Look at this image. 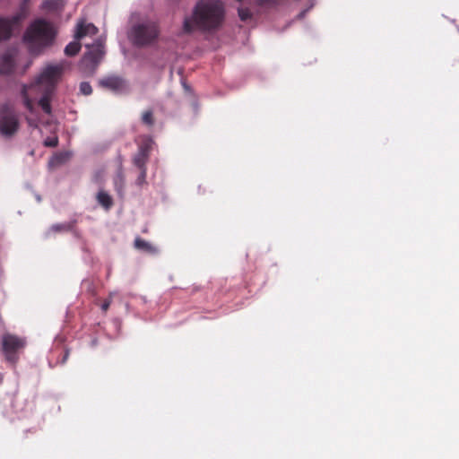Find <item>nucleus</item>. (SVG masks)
Returning a JSON list of instances; mask_svg holds the SVG:
<instances>
[{
    "mask_svg": "<svg viewBox=\"0 0 459 459\" xmlns=\"http://www.w3.org/2000/svg\"><path fill=\"white\" fill-rule=\"evenodd\" d=\"M3 379H4V375L2 373H0V384L3 382Z\"/></svg>",
    "mask_w": 459,
    "mask_h": 459,
    "instance_id": "c85d7f7f",
    "label": "nucleus"
},
{
    "mask_svg": "<svg viewBox=\"0 0 459 459\" xmlns=\"http://www.w3.org/2000/svg\"><path fill=\"white\" fill-rule=\"evenodd\" d=\"M56 36V30L51 22L37 19L27 28L23 39L30 52L39 55L54 43Z\"/></svg>",
    "mask_w": 459,
    "mask_h": 459,
    "instance_id": "f03ea898",
    "label": "nucleus"
},
{
    "mask_svg": "<svg viewBox=\"0 0 459 459\" xmlns=\"http://www.w3.org/2000/svg\"><path fill=\"white\" fill-rule=\"evenodd\" d=\"M134 245L136 249L142 250L149 254H154L157 252V248L155 247H153L151 243L145 241L141 238H136L134 239Z\"/></svg>",
    "mask_w": 459,
    "mask_h": 459,
    "instance_id": "2eb2a0df",
    "label": "nucleus"
},
{
    "mask_svg": "<svg viewBox=\"0 0 459 459\" xmlns=\"http://www.w3.org/2000/svg\"><path fill=\"white\" fill-rule=\"evenodd\" d=\"M15 54L13 51H6L0 55V74H9L13 71Z\"/></svg>",
    "mask_w": 459,
    "mask_h": 459,
    "instance_id": "9b49d317",
    "label": "nucleus"
},
{
    "mask_svg": "<svg viewBox=\"0 0 459 459\" xmlns=\"http://www.w3.org/2000/svg\"><path fill=\"white\" fill-rule=\"evenodd\" d=\"M19 120L13 107L5 103L0 109V134L5 137L14 135L19 129Z\"/></svg>",
    "mask_w": 459,
    "mask_h": 459,
    "instance_id": "423d86ee",
    "label": "nucleus"
},
{
    "mask_svg": "<svg viewBox=\"0 0 459 459\" xmlns=\"http://www.w3.org/2000/svg\"><path fill=\"white\" fill-rule=\"evenodd\" d=\"M65 3L63 0H45L42 3V9L48 12H60L63 10Z\"/></svg>",
    "mask_w": 459,
    "mask_h": 459,
    "instance_id": "f8f14e48",
    "label": "nucleus"
},
{
    "mask_svg": "<svg viewBox=\"0 0 459 459\" xmlns=\"http://www.w3.org/2000/svg\"><path fill=\"white\" fill-rule=\"evenodd\" d=\"M117 295L118 294L116 291L110 292L108 294V297L103 301V303L101 305V310L104 313H106L108 310L111 303L113 302L114 298H116Z\"/></svg>",
    "mask_w": 459,
    "mask_h": 459,
    "instance_id": "412c9836",
    "label": "nucleus"
},
{
    "mask_svg": "<svg viewBox=\"0 0 459 459\" xmlns=\"http://www.w3.org/2000/svg\"><path fill=\"white\" fill-rule=\"evenodd\" d=\"M24 18L22 13H16L11 17H0V42L8 39L13 30L19 27Z\"/></svg>",
    "mask_w": 459,
    "mask_h": 459,
    "instance_id": "6e6552de",
    "label": "nucleus"
},
{
    "mask_svg": "<svg viewBox=\"0 0 459 459\" xmlns=\"http://www.w3.org/2000/svg\"><path fill=\"white\" fill-rule=\"evenodd\" d=\"M152 141L150 138H145L143 142L138 147V152L147 154L150 156Z\"/></svg>",
    "mask_w": 459,
    "mask_h": 459,
    "instance_id": "6ab92c4d",
    "label": "nucleus"
},
{
    "mask_svg": "<svg viewBox=\"0 0 459 459\" xmlns=\"http://www.w3.org/2000/svg\"><path fill=\"white\" fill-rule=\"evenodd\" d=\"M80 91L83 95H91L92 92V88L89 82H82L80 84Z\"/></svg>",
    "mask_w": 459,
    "mask_h": 459,
    "instance_id": "5701e85b",
    "label": "nucleus"
},
{
    "mask_svg": "<svg viewBox=\"0 0 459 459\" xmlns=\"http://www.w3.org/2000/svg\"><path fill=\"white\" fill-rule=\"evenodd\" d=\"M98 204L102 206L105 210H109L113 206L112 197L105 191L100 190L96 195Z\"/></svg>",
    "mask_w": 459,
    "mask_h": 459,
    "instance_id": "ddd939ff",
    "label": "nucleus"
},
{
    "mask_svg": "<svg viewBox=\"0 0 459 459\" xmlns=\"http://www.w3.org/2000/svg\"><path fill=\"white\" fill-rule=\"evenodd\" d=\"M142 121L144 125L152 126L154 125V117L152 110H146L142 115Z\"/></svg>",
    "mask_w": 459,
    "mask_h": 459,
    "instance_id": "aec40b11",
    "label": "nucleus"
},
{
    "mask_svg": "<svg viewBox=\"0 0 459 459\" xmlns=\"http://www.w3.org/2000/svg\"><path fill=\"white\" fill-rule=\"evenodd\" d=\"M223 6L218 0H201L197 3L193 17L184 21V31L190 33L195 27L210 30L218 28L223 20Z\"/></svg>",
    "mask_w": 459,
    "mask_h": 459,
    "instance_id": "f257e3e1",
    "label": "nucleus"
},
{
    "mask_svg": "<svg viewBox=\"0 0 459 459\" xmlns=\"http://www.w3.org/2000/svg\"><path fill=\"white\" fill-rule=\"evenodd\" d=\"M36 91L42 93V97L39 100V105L40 106V108L46 114L49 115L51 113L50 100H51V95L53 92H48V91Z\"/></svg>",
    "mask_w": 459,
    "mask_h": 459,
    "instance_id": "4468645a",
    "label": "nucleus"
},
{
    "mask_svg": "<svg viewBox=\"0 0 459 459\" xmlns=\"http://www.w3.org/2000/svg\"><path fill=\"white\" fill-rule=\"evenodd\" d=\"M117 178L123 182L124 180V176H123V172L122 171H119L118 175H117Z\"/></svg>",
    "mask_w": 459,
    "mask_h": 459,
    "instance_id": "cd10ccee",
    "label": "nucleus"
},
{
    "mask_svg": "<svg viewBox=\"0 0 459 459\" xmlns=\"http://www.w3.org/2000/svg\"><path fill=\"white\" fill-rule=\"evenodd\" d=\"M98 31L99 29L93 23H86L82 20L76 25L74 39L80 40L86 36H94Z\"/></svg>",
    "mask_w": 459,
    "mask_h": 459,
    "instance_id": "9d476101",
    "label": "nucleus"
},
{
    "mask_svg": "<svg viewBox=\"0 0 459 459\" xmlns=\"http://www.w3.org/2000/svg\"><path fill=\"white\" fill-rule=\"evenodd\" d=\"M69 354H70L69 350L64 351L63 358L60 361L61 364H65L67 361V359L69 358Z\"/></svg>",
    "mask_w": 459,
    "mask_h": 459,
    "instance_id": "a878e982",
    "label": "nucleus"
},
{
    "mask_svg": "<svg viewBox=\"0 0 459 459\" xmlns=\"http://www.w3.org/2000/svg\"><path fill=\"white\" fill-rule=\"evenodd\" d=\"M56 159L57 160V162H62L65 160L64 154H59L56 156Z\"/></svg>",
    "mask_w": 459,
    "mask_h": 459,
    "instance_id": "bb28decb",
    "label": "nucleus"
},
{
    "mask_svg": "<svg viewBox=\"0 0 459 459\" xmlns=\"http://www.w3.org/2000/svg\"><path fill=\"white\" fill-rule=\"evenodd\" d=\"M88 51L83 55L81 64L85 69L94 70L105 55L104 40L97 39L91 45H86Z\"/></svg>",
    "mask_w": 459,
    "mask_h": 459,
    "instance_id": "0eeeda50",
    "label": "nucleus"
},
{
    "mask_svg": "<svg viewBox=\"0 0 459 459\" xmlns=\"http://www.w3.org/2000/svg\"><path fill=\"white\" fill-rule=\"evenodd\" d=\"M149 160L147 154L136 152L133 158V163L137 169L146 168V163Z\"/></svg>",
    "mask_w": 459,
    "mask_h": 459,
    "instance_id": "a211bd4d",
    "label": "nucleus"
},
{
    "mask_svg": "<svg viewBox=\"0 0 459 459\" xmlns=\"http://www.w3.org/2000/svg\"><path fill=\"white\" fill-rule=\"evenodd\" d=\"M159 33L157 23L147 21L134 25L129 38L134 45L143 47L152 43L158 38Z\"/></svg>",
    "mask_w": 459,
    "mask_h": 459,
    "instance_id": "39448f33",
    "label": "nucleus"
},
{
    "mask_svg": "<svg viewBox=\"0 0 459 459\" xmlns=\"http://www.w3.org/2000/svg\"><path fill=\"white\" fill-rule=\"evenodd\" d=\"M139 169L140 173H139L138 178H136L135 183L138 186H143V184L146 183L147 169L142 168V169Z\"/></svg>",
    "mask_w": 459,
    "mask_h": 459,
    "instance_id": "4be33fe9",
    "label": "nucleus"
},
{
    "mask_svg": "<svg viewBox=\"0 0 459 459\" xmlns=\"http://www.w3.org/2000/svg\"><path fill=\"white\" fill-rule=\"evenodd\" d=\"M72 230V225L70 223H56L52 225L45 233L46 238L50 237L52 234L59 233V232H66Z\"/></svg>",
    "mask_w": 459,
    "mask_h": 459,
    "instance_id": "dca6fc26",
    "label": "nucleus"
},
{
    "mask_svg": "<svg viewBox=\"0 0 459 459\" xmlns=\"http://www.w3.org/2000/svg\"><path fill=\"white\" fill-rule=\"evenodd\" d=\"M82 45L79 42V40L75 39L74 41L70 42L65 48V54L67 56H74L76 54L79 53L81 50Z\"/></svg>",
    "mask_w": 459,
    "mask_h": 459,
    "instance_id": "f3484780",
    "label": "nucleus"
},
{
    "mask_svg": "<svg viewBox=\"0 0 459 459\" xmlns=\"http://www.w3.org/2000/svg\"><path fill=\"white\" fill-rule=\"evenodd\" d=\"M62 73V65H48L34 82L30 85H23L22 91L23 103L30 112H33L34 105L33 100L30 98L29 91H48V92H53Z\"/></svg>",
    "mask_w": 459,
    "mask_h": 459,
    "instance_id": "7ed1b4c3",
    "label": "nucleus"
},
{
    "mask_svg": "<svg viewBox=\"0 0 459 459\" xmlns=\"http://www.w3.org/2000/svg\"><path fill=\"white\" fill-rule=\"evenodd\" d=\"M30 65V62H29L26 65V68H28Z\"/></svg>",
    "mask_w": 459,
    "mask_h": 459,
    "instance_id": "c756f323",
    "label": "nucleus"
},
{
    "mask_svg": "<svg viewBox=\"0 0 459 459\" xmlns=\"http://www.w3.org/2000/svg\"><path fill=\"white\" fill-rule=\"evenodd\" d=\"M27 345L24 337L13 333H4L1 338V351L5 360L12 366H15L19 359L20 354L23 351Z\"/></svg>",
    "mask_w": 459,
    "mask_h": 459,
    "instance_id": "20e7f679",
    "label": "nucleus"
},
{
    "mask_svg": "<svg viewBox=\"0 0 459 459\" xmlns=\"http://www.w3.org/2000/svg\"><path fill=\"white\" fill-rule=\"evenodd\" d=\"M99 85L116 93H121L127 91L126 82L119 76H108L99 82Z\"/></svg>",
    "mask_w": 459,
    "mask_h": 459,
    "instance_id": "1a4fd4ad",
    "label": "nucleus"
},
{
    "mask_svg": "<svg viewBox=\"0 0 459 459\" xmlns=\"http://www.w3.org/2000/svg\"><path fill=\"white\" fill-rule=\"evenodd\" d=\"M58 144L57 137H48L44 141V145L47 147H56Z\"/></svg>",
    "mask_w": 459,
    "mask_h": 459,
    "instance_id": "b1692460",
    "label": "nucleus"
},
{
    "mask_svg": "<svg viewBox=\"0 0 459 459\" xmlns=\"http://www.w3.org/2000/svg\"><path fill=\"white\" fill-rule=\"evenodd\" d=\"M238 16L241 21H247L251 17V13L248 9H238Z\"/></svg>",
    "mask_w": 459,
    "mask_h": 459,
    "instance_id": "393cba45",
    "label": "nucleus"
}]
</instances>
